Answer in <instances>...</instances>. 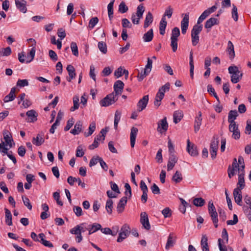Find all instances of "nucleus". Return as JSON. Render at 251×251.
Returning a JSON list of instances; mask_svg holds the SVG:
<instances>
[{
    "mask_svg": "<svg viewBox=\"0 0 251 251\" xmlns=\"http://www.w3.org/2000/svg\"><path fill=\"white\" fill-rule=\"evenodd\" d=\"M228 72L231 75V81L233 83H237L241 80L243 74L240 71L236 66H229L228 68Z\"/></svg>",
    "mask_w": 251,
    "mask_h": 251,
    "instance_id": "nucleus-1",
    "label": "nucleus"
},
{
    "mask_svg": "<svg viewBox=\"0 0 251 251\" xmlns=\"http://www.w3.org/2000/svg\"><path fill=\"white\" fill-rule=\"evenodd\" d=\"M202 29V25H195L191 30L192 43L194 46H196L199 42V34Z\"/></svg>",
    "mask_w": 251,
    "mask_h": 251,
    "instance_id": "nucleus-2",
    "label": "nucleus"
},
{
    "mask_svg": "<svg viewBox=\"0 0 251 251\" xmlns=\"http://www.w3.org/2000/svg\"><path fill=\"white\" fill-rule=\"evenodd\" d=\"M117 100L118 97H117L113 92L107 95L104 98L102 99L100 101V104L101 106L107 107L113 104Z\"/></svg>",
    "mask_w": 251,
    "mask_h": 251,
    "instance_id": "nucleus-3",
    "label": "nucleus"
},
{
    "mask_svg": "<svg viewBox=\"0 0 251 251\" xmlns=\"http://www.w3.org/2000/svg\"><path fill=\"white\" fill-rule=\"evenodd\" d=\"M130 233V227L127 224H124L121 227L117 241L122 242L126 238Z\"/></svg>",
    "mask_w": 251,
    "mask_h": 251,
    "instance_id": "nucleus-4",
    "label": "nucleus"
},
{
    "mask_svg": "<svg viewBox=\"0 0 251 251\" xmlns=\"http://www.w3.org/2000/svg\"><path fill=\"white\" fill-rule=\"evenodd\" d=\"M218 144V138L213 137L211 140L210 146V153L212 159H214L216 157Z\"/></svg>",
    "mask_w": 251,
    "mask_h": 251,
    "instance_id": "nucleus-5",
    "label": "nucleus"
},
{
    "mask_svg": "<svg viewBox=\"0 0 251 251\" xmlns=\"http://www.w3.org/2000/svg\"><path fill=\"white\" fill-rule=\"evenodd\" d=\"M140 222L146 229L149 230L151 228L148 216L146 212H144L141 213Z\"/></svg>",
    "mask_w": 251,
    "mask_h": 251,
    "instance_id": "nucleus-6",
    "label": "nucleus"
},
{
    "mask_svg": "<svg viewBox=\"0 0 251 251\" xmlns=\"http://www.w3.org/2000/svg\"><path fill=\"white\" fill-rule=\"evenodd\" d=\"M168 128V124L167 121V118L165 117L158 122L157 124V130L158 132L162 133L163 132L166 131Z\"/></svg>",
    "mask_w": 251,
    "mask_h": 251,
    "instance_id": "nucleus-7",
    "label": "nucleus"
},
{
    "mask_svg": "<svg viewBox=\"0 0 251 251\" xmlns=\"http://www.w3.org/2000/svg\"><path fill=\"white\" fill-rule=\"evenodd\" d=\"M233 195L235 202L238 205L241 206L242 205V196L241 189L239 187L234 189Z\"/></svg>",
    "mask_w": 251,
    "mask_h": 251,
    "instance_id": "nucleus-8",
    "label": "nucleus"
},
{
    "mask_svg": "<svg viewBox=\"0 0 251 251\" xmlns=\"http://www.w3.org/2000/svg\"><path fill=\"white\" fill-rule=\"evenodd\" d=\"M187 151L191 156H196L198 155V151L197 147L191 144L189 139L187 140Z\"/></svg>",
    "mask_w": 251,
    "mask_h": 251,
    "instance_id": "nucleus-9",
    "label": "nucleus"
},
{
    "mask_svg": "<svg viewBox=\"0 0 251 251\" xmlns=\"http://www.w3.org/2000/svg\"><path fill=\"white\" fill-rule=\"evenodd\" d=\"M124 83L121 80H117L114 84L113 88L115 93L114 95L117 97L121 95L123 91Z\"/></svg>",
    "mask_w": 251,
    "mask_h": 251,
    "instance_id": "nucleus-10",
    "label": "nucleus"
},
{
    "mask_svg": "<svg viewBox=\"0 0 251 251\" xmlns=\"http://www.w3.org/2000/svg\"><path fill=\"white\" fill-rule=\"evenodd\" d=\"M149 95L144 96L137 103V106L139 112L145 109L149 101Z\"/></svg>",
    "mask_w": 251,
    "mask_h": 251,
    "instance_id": "nucleus-11",
    "label": "nucleus"
},
{
    "mask_svg": "<svg viewBox=\"0 0 251 251\" xmlns=\"http://www.w3.org/2000/svg\"><path fill=\"white\" fill-rule=\"evenodd\" d=\"M27 118L26 121L28 123H34L37 120L38 113L34 110H28L26 113Z\"/></svg>",
    "mask_w": 251,
    "mask_h": 251,
    "instance_id": "nucleus-12",
    "label": "nucleus"
},
{
    "mask_svg": "<svg viewBox=\"0 0 251 251\" xmlns=\"http://www.w3.org/2000/svg\"><path fill=\"white\" fill-rule=\"evenodd\" d=\"M44 137V133L43 132H41L37 135L36 137H33L32 138V143L36 146H40L45 142Z\"/></svg>",
    "mask_w": 251,
    "mask_h": 251,
    "instance_id": "nucleus-13",
    "label": "nucleus"
},
{
    "mask_svg": "<svg viewBox=\"0 0 251 251\" xmlns=\"http://www.w3.org/2000/svg\"><path fill=\"white\" fill-rule=\"evenodd\" d=\"M189 25V13H186L181 22V32L185 34Z\"/></svg>",
    "mask_w": 251,
    "mask_h": 251,
    "instance_id": "nucleus-14",
    "label": "nucleus"
},
{
    "mask_svg": "<svg viewBox=\"0 0 251 251\" xmlns=\"http://www.w3.org/2000/svg\"><path fill=\"white\" fill-rule=\"evenodd\" d=\"M16 7L22 12L25 13L27 11L26 1L25 0H15Z\"/></svg>",
    "mask_w": 251,
    "mask_h": 251,
    "instance_id": "nucleus-15",
    "label": "nucleus"
},
{
    "mask_svg": "<svg viewBox=\"0 0 251 251\" xmlns=\"http://www.w3.org/2000/svg\"><path fill=\"white\" fill-rule=\"evenodd\" d=\"M127 201V197H123L120 199L117 206V210L119 213L124 211Z\"/></svg>",
    "mask_w": 251,
    "mask_h": 251,
    "instance_id": "nucleus-16",
    "label": "nucleus"
},
{
    "mask_svg": "<svg viewBox=\"0 0 251 251\" xmlns=\"http://www.w3.org/2000/svg\"><path fill=\"white\" fill-rule=\"evenodd\" d=\"M67 182L71 186H73L75 182H77L78 185L80 186L82 188H84L85 187V183L82 182L79 178L69 176L67 178Z\"/></svg>",
    "mask_w": 251,
    "mask_h": 251,
    "instance_id": "nucleus-17",
    "label": "nucleus"
},
{
    "mask_svg": "<svg viewBox=\"0 0 251 251\" xmlns=\"http://www.w3.org/2000/svg\"><path fill=\"white\" fill-rule=\"evenodd\" d=\"M202 118L201 113V111L198 112V115L195 118L194 122V131L197 133L200 129L201 125Z\"/></svg>",
    "mask_w": 251,
    "mask_h": 251,
    "instance_id": "nucleus-18",
    "label": "nucleus"
},
{
    "mask_svg": "<svg viewBox=\"0 0 251 251\" xmlns=\"http://www.w3.org/2000/svg\"><path fill=\"white\" fill-rule=\"evenodd\" d=\"M177 161V158L175 154L170 155L167 164V170L170 171L173 169Z\"/></svg>",
    "mask_w": 251,
    "mask_h": 251,
    "instance_id": "nucleus-19",
    "label": "nucleus"
},
{
    "mask_svg": "<svg viewBox=\"0 0 251 251\" xmlns=\"http://www.w3.org/2000/svg\"><path fill=\"white\" fill-rule=\"evenodd\" d=\"M138 128L135 127H133L131 129V132L130 134V145L131 148H133L135 146L136 138L138 133Z\"/></svg>",
    "mask_w": 251,
    "mask_h": 251,
    "instance_id": "nucleus-20",
    "label": "nucleus"
},
{
    "mask_svg": "<svg viewBox=\"0 0 251 251\" xmlns=\"http://www.w3.org/2000/svg\"><path fill=\"white\" fill-rule=\"evenodd\" d=\"M201 246L202 251H210L206 235H202L201 241Z\"/></svg>",
    "mask_w": 251,
    "mask_h": 251,
    "instance_id": "nucleus-21",
    "label": "nucleus"
},
{
    "mask_svg": "<svg viewBox=\"0 0 251 251\" xmlns=\"http://www.w3.org/2000/svg\"><path fill=\"white\" fill-rule=\"evenodd\" d=\"M82 123L80 121H78L75 123L74 129L70 131V133L73 135H78L82 131Z\"/></svg>",
    "mask_w": 251,
    "mask_h": 251,
    "instance_id": "nucleus-22",
    "label": "nucleus"
},
{
    "mask_svg": "<svg viewBox=\"0 0 251 251\" xmlns=\"http://www.w3.org/2000/svg\"><path fill=\"white\" fill-rule=\"evenodd\" d=\"M66 69L68 71L69 75V78L67 79V80L69 82H70L71 80L75 78L76 76L75 69L73 65H68Z\"/></svg>",
    "mask_w": 251,
    "mask_h": 251,
    "instance_id": "nucleus-23",
    "label": "nucleus"
},
{
    "mask_svg": "<svg viewBox=\"0 0 251 251\" xmlns=\"http://www.w3.org/2000/svg\"><path fill=\"white\" fill-rule=\"evenodd\" d=\"M16 92V88L13 87L11 88L10 93L8 95L5 96L3 99V101L4 102H8L11 101L13 100L16 98V96L15 95Z\"/></svg>",
    "mask_w": 251,
    "mask_h": 251,
    "instance_id": "nucleus-24",
    "label": "nucleus"
},
{
    "mask_svg": "<svg viewBox=\"0 0 251 251\" xmlns=\"http://www.w3.org/2000/svg\"><path fill=\"white\" fill-rule=\"evenodd\" d=\"M219 20L215 18H210L205 23V28L208 29L211 28L213 25H218Z\"/></svg>",
    "mask_w": 251,
    "mask_h": 251,
    "instance_id": "nucleus-25",
    "label": "nucleus"
},
{
    "mask_svg": "<svg viewBox=\"0 0 251 251\" xmlns=\"http://www.w3.org/2000/svg\"><path fill=\"white\" fill-rule=\"evenodd\" d=\"M39 238L40 239V242L43 244L44 246L52 248L53 247V245L52 243L50 241L46 240L44 238L45 237V235L43 233H41L38 235Z\"/></svg>",
    "mask_w": 251,
    "mask_h": 251,
    "instance_id": "nucleus-26",
    "label": "nucleus"
},
{
    "mask_svg": "<svg viewBox=\"0 0 251 251\" xmlns=\"http://www.w3.org/2000/svg\"><path fill=\"white\" fill-rule=\"evenodd\" d=\"M227 52L229 55V58L232 60L234 58L235 54L234 46L230 41H229L227 43Z\"/></svg>",
    "mask_w": 251,
    "mask_h": 251,
    "instance_id": "nucleus-27",
    "label": "nucleus"
},
{
    "mask_svg": "<svg viewBox=\"0 0 251 251\" xmlns=\"http://www.w3.org/2000/svg\"><path fill=\"white\" fill-rule=\"evenodd\" d=\"M183 114L182 111L178 110L174 112L173 114V121L175 124L179 123L183 118Z\"/></svg>",
    "mask_w": 251,
    "mask_h": 251,
    "instance_id": "nucleus-28",
    "label": "nucleus"
},
{
    "mask_svg": "<svg viewBox=\"0 0 251 251\" xmlns=\"http://www.w3.org/2000/svg\"><path fill=\"white\" fill-rule=\"evenodd\" d=\"M153 22V16L150 11H149L146 15L144 22V27L147 28Z\"/></svg>",
    "mask_w": 251,
    "mask_h": 251,
    "instance_id": "nucleus-29",
    "label": "nucleus"
},
{
    "mask_svg": "<svg viewBox=\"0 0 251 251\" xmlns=\"http://www.w3.org/2000/svg\"><path fill=\"white\" fill-rule=\"evenodd\" d=\"M89 228H87L89 231V235H91L92 233L97 231L101 227V225L98 223H94L92 225H89Z\"/></svg>",
    "mask_w": 251,
    "mask_h": 251,
    "instance_id": "nucleus-30",
    "label": "nucleus"
},
{
    "mask_svg": "<svg viewBox=\"0 0 251 251\" xmlns=\"http://www.w3.org/2000/svg\"><path fill=\"white\" fill-rule=\"evenodd\" d=\"M167 25L166 18H162L159 23V33L161 35H164L165 33V29Z\"/></svg>",
    "mask_w": 251,
    "mask_h": 251,
    "instance_id": "nucleus-31",
    "label": "nucleus"
},
{
    "mask_svg": "<svg viewBox=\"0 0 251 251\" xmlns=\"http://www.w3.org/2000/svg\"><path fill=\"white\" fill-rule=\"evenodd\" d=\"M5 214V223L9 226L12 225V214L10 211L6 208H4Z\"/></svg>",
    "mask_w": 251,
    "mask_h": 251,
    "instance_id": "nucleus-32",
    "label": "nucleus"
},
{
    "mask_svg": "<svg viewBox=\"0 0 251 251\" xmlns=\"http://www.w3.org/2000/svg\"><path fill=\"white\" fill-rule=\"evenodd\" d=\"M153 37V32L152 29H150L147 32L143 35V39L144 42H151Z\"/></svg>",
    "mask_w": 251,
    "mask_h": 251,
    "instance_id": "nucleus-33",
    "label": "nucleus"
},
{
    "mask_svg": "<svg viewBox=\"0 0 251 251\" xmlns=\"http://www.w3.org/2000/svg\"><path fill=\"white\" fill-rule=\"evenodd\" d=\"M245 174L243 173H241L238 175V182L237 183V185L239 186L238 187H239L241 190L243 189L245 186V179H244Z\"/></svg>",
    "mask_w": 251,
    "mask_h": 251,
    "instance_id": "nucleus-34",
    "label": "nucleus"
},
{
    "mask_svg": "<svg viewBox=\"0 0 251 251\" xmlns=\"http://www.w3.org/2000/svg\"><path fill=\"white\" fill-rule=\"evenodd\" d=\"M173 234L170 233L168 237L167 243L165 246V249L166 250H169L170 248H172L174 246L175 241L173 239Z\"/></svg>",
    "mask_w": 251,
    "mask_h": 251,
    "instance_id": "nucleus-35",
    "label": "nucleus"
},
{
    "mask_svg": "<svg viewBox=\"0 0 251 251\" xmlns=\"http://www.w3.org/2000/svg\"><path fill=\"white\" fill-rule=\"evenodd\" d=\"M238 116V114L236 110H231L228 113V122H235L234 121Z\"/></svg>",
    "mask_w": 251,
    "mask_h": 251,
    "instance_id": "nucleus-36",
    "label": "nucleus"
},
{
    "mask_svg": "<svg viewBox=\"0 0 251 251\" xmlns=\"http://www.w3.org/2000/svg\"><path fill=\"white\" fill-rule=\"evenodd\" d=\"M182 179L183 177L182 174L178 171L176 172L172 177V180L175 182L176 183L180 182Z\"/></svg>",
    "mask_w": 251,
    "mask_h": 251,
    "instance_id": "nucleus-37",
    "label": "nucleus"
},
{
    "mask_svg": "<svg viewBox=\"0 0 251 251\" xmlns=\"http://www.w3.org/2000/svg\"><path fill=\"white\" fill-rule=\"evenodd\" d=\"M145 11V7L143 4L139 5L137 8L136 16H137L138 19H141L143 17V13Z\"/></svg>",
    "mask_w": 251,
    "mask_h": 251,
    "instance_id": "nucleus-38",
    "label": "nucleus"
},
{
    "mask_svg": "<svg viewBox=\"0 0 251 251\" xmlns=\"http://www.w3.org/2000/svg\"><path fill=\"white\" fill-rule=\"evenodd\" d=\"M122 112L120 111L116 110L115 113L114 126L115 129H117L118 123L121 119Z\"/></svg>",
    "mask_w": 251,
    "mask_h": 251,
    "instance_id": "nucleus-39",
    "label": "nucleus"
},
{
    "mask_svg": "<svg viewBox=\"0 0 251 251\" xmlns=\"http://www.w3.org/2000/svg\"><path fill=\"white\" fill-rule=\"evenodd\" d=\"M164 97V96H162V95L160 93L156 94L153 102L154 106H155L156 108H158L161 105V100L163 99Z\"/></svg>",
    "mask_w": 251,
    "mask_h": 251,
    "instance_id": "nucleus-40",
    "label": "nucleus"
},
{
    "mask_svg": "<svg viewBox=\"0 0 251 251\" xmlns=\"http://www.w3.org/2000/svg\"><path fill=\"white\" fill-rule=\"evenodd\" d=\"M170 88V84L169 82L166 83L165 85L161 86L158 90L157 93L162 94V96H164V93L166 92L169 91Z\"/></svg>",
    "mask_w": 251,
    "mask_h": 251,
    "instance_id": "nucleus-41",
    "label": "nucleus"
},
{
    "mask_svg": "<svg viewBox=\"0 0 251 251\" xmlns=\"http://www.w3.org/2000/svg\"><path fill=\"white\" fill-rule=\"evenodd\" d=\"M205 200L201 198H195L193 201L194 205L197 207H201L205 204Z\"/></svg>",
    "mask_w": 251,
    "mask_h": 251,
    "instance_id": "nucleus-42",
    "label": "nucleus"
},
{
    "mask_svg": "<svg viewBox=\"0 0 251 251\" xmlns=\"http://www.w3.org/2000/svg\"><path fill=\"white\" fill-rule=\"evenodd\" d=\"M96 129V124L95 122H92L90 124L89 127V132H85L84 133V135L85 137H87L90 135H91L93 132L95 131Z\"/></svg>",
    "mask_w": 251,
    "mask_h": 251,
    "instance_id": "nucleus-43",
    "label": "nucleus"
},
{
    "mask_svg": "<svg viewBox=\"0 0 251 251\" xmlns=\"http://www.w3.org/2000/svg\"><path fill=\"white\" fill-rule=\"evenodd\" d=\"M7 131H4V139L5 140L6 145H8L10 148H11L12 147L11 142L13 141V139L11 137H10L8 134H7Z\"/></svg>",
    "mask_w": 251,
    "mask_h": 251,
    "instance_id": "nucleus-44",
    "label": "nucleus"
},
{
    "mask_svg": "<svg viewBox=\"0 0 251 251\" xmlns=\"http://www.w3.org/2000/svg\"><path fill=\"white\" fill-rule=\"evenodd\" d=\"M128 10V6L126 4L124 1H122L119 5L118 11L121 13H125Z\"/></svg>",
    "mask_w": 251,
    "mask_h": 251,
    "instance_id": "nucleus-45",
    "label": "nucleus"
},
{
    "mask_svg": "<svg viewBox=\"0 0 251 251\" xmlns=\"http://www.w3.org/2000/svg\"><path fill=\"white\" fill-rule=\"evenodd\" d=\"M113 201L109 199L106 201L105 208L108 213L111 214L112 212Z\"/></svg>",
    "mask_w": 251,
    "mask_h": 251,
    "instance_id": "nucleus-46",
    "label": "nucleus"
},
{
    "mask_svg": "<svg viewBox=\"0 0 251 251\" xmlns=\"http://www.w3.org/2000/svg\"><path fill=\"white\" fill-rule=\"evenodd\" d=\"M98 47L100 51L103 53L105 54L107 52V46L105 42L102 41L99 42L98 44Z\"/></svg>",
    "mask_w": 251,
    "mask_h": 251,
    "instance_id": "nucleus-47",
    "label": "nucleus"
},
{
    "mask_svg": "<svg viewBox=\"0 0 251 251\" xmlns=\"http://www.w3.org/2000/svg\"><path fill=\"white\" fill-rule=\"evenodd\" d=\"M150 73V71H147L144 69L143 71H142L138 75L137 77L138 81H142L143 79L149 74Z\"/></svg>",
    "mask_w": 251,
    "mask_h": 251,
    "instance_id": "nucleus-48",
    "label": "nucleus"
},
{
    "mask_svg": "<svg viewBox=\"0 0 251 251\" xmlns=\"http://www.w3.org/2000/svg\"><path fill=\"white\" fill-rule=\"evenodd\" d=\"M22 199L24 205L26 206L29 210H31L32 209V206L30 202L29 199L27 197L24 196L22 197Z\"/></svg>",
    "mask_w": 251,
    "mask_h": 251,
    "instance_id": "nucleus-49",
    "label": "nucleus"
},
{
    "mask_svg": "<svg viewBox=\"0 0 251 251\" xmlns=\"http://www.w3.org/2000/svg\"><path fill=\"white\" fill-rule=\"evenodd\" d=\"M173 12V9L171 6H168L165 10L164 15L162 18H166V16H167L168 18H170L172 17Z\"/></svg>",
    "mask_w": 251,
    "mask_h": 251,
    "instance_id": "nucleus-50",
    "label": "nucleus"
},
{
    "mask_svg": "<svg viewBox=\"0 0 251 251\" xmlns=\"http://www.w3.org/2000/svg\"><path fill=\"white\" fill-rule=\"evenodd\" d=\"M74 106L71 107L70 111H74L79 107V98L78 97H75L73 98Z\"/></svg>",
    "mask_w": 251,
    "mask_h": 251,
    "instance_id": "nucleus-51",
    "label": "nucleus"
},
{
    "mask_svg": "<svg viewBox=\"0 0 251 251\" xmlns=\"http://www.w3.org/2000/svg\"><path fill=\"white\" fill-rule=\"evenodd\" d=\"M72 53L75 56H78V48L76 43L72 42L70 46Z\"/></svg>",
    "mask_w": 251,
    "mask_h": 251,
    "instance_id": "nucleus-52",
    "label": "nucleus"
},
{
    "mask_svg": "<svg viewBox=\"0 0 251 251\" xmlns=\"http://www.w3.org/2000/svg\"><path fill=\"white\" fill-rule=\"evenodd\" d=\"M180 35V30L178 27H174L172 31L171 38L177 39Z\"/></svg>",
    "mask_w": 251,
    "mask_h": 251,
    "instance_id": "nucleus-53",
    "label": "nucleus"
},
{
    "mask_svg": "<svg viewBox=\"0 0 251 251\" xmlns=\"http://www.w3.org/2000/svg\"><path fill=\"white\" fill-rule=\"evenodd\" d=\"M11 53V50L9 47L3 48L0 51V55L1 56H9Z\"/></svg>",
    "mask_w": 251,
    "mask_h": 251,
    "instance_id": "nucleus-54",
    "label": "nucleus"
},
{
    "mask_svg": "<svg viewBox=\"0 0 251 251\" xmlns=\"http://www.w3.org/2000/svg\"><path fill=\"white\" fill-rule=\"evenodd\" d=\"M210 217H211V219L212 220V222L214 225V226L215 228H217L218 226V213L217 212H215V213H212L211 214H209Z\"/></svg>",
    "mask_w": 251,
    "mask_h": 251,
    "instance_id": "nucleus-55",
    "label": "nucleus"
},
{
    "mask_svg": "<svg viewBox=\"0 0 251 251\" xmlns=\"http://www.w3.org/2000/svg\"><path fill=\"white\" fill-rule=\"evenodd\" d=\"M233 8L232 9V17L234 20L235 21H237L238 19V12H237V7L234 5L232 4Z\"/></svg>",
    "mask_w": 251,
    "mask_h": 251,
    "instance_id": "nucleus-56",
    "label": "nucleus"
},
{
    "mask_svg": "<svg viewBox=\"0 0 251 251\" xmlns=\"http://www.w3.org/2000/svg\"><path fill=\"white\" fill-rule=\"evenodd\" d=\"M99 22V19L97 17H93L91 18L89 23V27L92 29Z\"/></svg>",
    "mask_w": 251,
    "mask_h": 251,
    "instance_id": "nucleus-57",
    "label": "nucleus"
},
{
    "mask_svg": "<svg viewBox=\"0 0 251 251\" xmlns=\"http://www.w3.org/2000/svg\"><path fill=\"white\" fill-rule=\"evenodd\" d=\"M122 26L124 28H131L132 24L126 18H124L122 20Z\"/></svg>",
    "mask_w": 251,
    "mask_h": 251,
    "instance_id": "nucleus-58",
    "label": "nucleus"
},
{
    "mask_svg": "<svg viewBox=\"0 0 251 251\" xmlns=\"http://www.w3.org/2000/svg\"><path fill=\"white\" fill-rule=\"evenodd\" d=\"M208 210L209 214L217 212L213 202L212 201H210L208 204Z\"/></svg>",
    "mask_w": 251,
    "mask_h": 251,
    "instance_id": "nucleus-59",
    "label": "nucleus"
},
{
    "mask_svg": "<svg viewBox=\"0 0 251 251\" xmlns=\"http://www.w3.org/2000/svg\"><path fill=\"white\" fill-rule=\"evenodd\" d=\"M73 211L77 217H80L83 215L82 208L80 206H74Z\"/></svg>",
    "mask_w": 251,
    "mask_h": 251,
    "instance_id": "nucleus-60",
    "label": "nucleus"
},
{
    "mask_svg": "<svg viewBox=\"0 0 251 251\" xmlns=\"http://www.w3.org/2000/svg\"><path fill=\"white\" fill-rule=\"evenodd\" d=\"M81 226L77 225L70 230V232L73 234L78 235L81 233Z\"/></svg>",
    "mask_w": 251,
    "mask_h": 251,
    "instance_id": "nucleus-61",
    "label": "nucleus"
},
{
    "mask_svg": "<svg viewBox=\"0 0 251 251\" xmlns=\"http://www.w3.org/2000/svg\"><path fill=\"white\" fill-rule=\"evenodd\" d=\"M28 85V82L27 79H19L17 82V86L20 87H24Z\"/></svg>",
    "mask_w": 251,
    "mask_h": 251,
    "instance_id": "nucleus-62",
    "label": "nucleus"
},
{
    "mask_svg": "<svg viewBox=\"0 0 251 251\" xmlns=\"http://www.w3.org/2000/svg\"><path fill=\"white\" fill-rule=\"evenodd\" d=\"M162 152V149H159L158 150V151H157V152L156 155L155 159H156V161L159 163H161L163 161Z\"/></svg>",
    "mask_w": 251,
    "mask_h": 251,
    "instance_id": "nucleus-63",
    "label": "nucleus"
},
{
    "mask_svg": "<svg viewBox=\"0 0 251 251\" xmlns=\"http://www.w3.org/2000/svg\"><path fill=\"white\" fill-rule=\"evenodd\" d=\"M171 46L174 52L176 51L177 49V39L171 38Z\"/></svg>",
    "mask_w": 251,
    "mask_h": 251,
    "instance_id": "nucleus-64",
    "label": "nucleus"
}]
</instances>
